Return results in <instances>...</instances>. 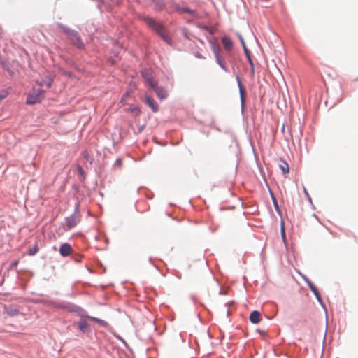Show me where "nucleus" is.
<instances>
[{"mask_svg":"<svg viewBox=\"0 0 358 358\" xmlns=\"http://www.w3.org/2000/svg\"><path fill=\"white\" fill-rule=\"evenodd\" d=\"M143 21L148 27L155 30L166 43L169 45L171 44V38L169 36L164 27L159 22H156L155 20L149 17H143Z\"/></svg>","mask_w":358,"mask_h":358,"instance_id":"nucleus-1","label":"nucleus"},{"mask_svg":"<svg viewBox=\"0 0 358 358\" xmlns=\"http://www.w3.org/2000/svg\"><path fill=\"white\" fill-rule=\"evenodd\" d=\"M45 91L41 89H34L27 95L26 103L27 104H35L41 101L44 98Z\"/></svg>","mask_w":358,"mask_h":358,"instance_id":"nucleus-2","label":"nucleus"},{"mask_svg":"<svg viewBox=\"0 0 358 358\" xmlns=\"http://www.w3.org/2000/svg\"><path fill=\"white\" fill-rule=\"evenodd\" d=\"M63 30L74 45L78 48H84V43L82 42L80 37L77 32L64 27L63 28Z\"/></svg>","mask_w":358,"mask_h":358,"instance_id":"nucleus-3","label":"nucleus"},{"mask_svg":"<svg viewBox=\"0 0 358 358\" xmlns=\"http://www.w3.org/2000/svg\"><path fill=\"white\" fill-rule=\"evenodd\" d=\"M212 50L215 54L216 62L220 66V67L224 69V71H227V68L224 64V61L222 59V56L220 53V48L216 44H213L212 45Z\"/></svg>","mask_w":358,"mask_h":358,"instance_id":"nucleus-4","label":"nucleus"},{"mask_svg":"<svg viewBox=\"0 0 358 358\" xmlns=\"http://www.w3.org/2000/svg\"><path fill=\"white\" fill-rule=\"evenodd\" d=\"M53 82V76L51 73H45L41 80H38L37 83L41 86H46L50 87Z\"/></svg>","mask_w":358,"mask_h":358,"instance_id":"nucleus-5","label":"nucleus"},{"mask_svg":"<svg viewBox=\"0 0 358 358\" xmlns=\"http://www.w3.org/2000/svg\"><path fill=\"white\" fill-rule=\"evenodd\" d=\"M79 218L76 215H71L65 219V224L68 229H71L79 222Z\"/></svg>","mask_w":358,"mask_h":358,"instance_id":"nucleus-6","label":"nucleus"},{"mask_svg":"<svg viewBox=\"0 0 358 358\" xmlns=\"http://www.w3.org/2000/svg\"><path fill=\"white\" fill-rule=\"evenodd\" d=\"M72 252V248L69 243H63L61 245L59 248V254L62 257H67L71 255Z\"/></svg>","mask_w":358,"mask_h":358,"instance_id":"nucleus-7","label":"nucleus"},{"mask_svg":"<svg viewBox=\"0 0 358 358\" xmlns=\"http://www.w3.org/2000/svg\"><path fill=\"white\" fill-rule=\"evenodd\" d=\"M142 76L150 87H155V83L152 79L151 73L149 69H144L142 71Z\"/></svg>","mask_w":358,"mask_h":358,"instance_id":"nucleus-8","label":"nucleus"},{"mask_svg":"<svg viewBox=\"0 0 358 358\" xmlns=\"http://www.w3.org/2000/svg\"><path fill=\"white\" fill-rule=\"evenodd\" d=\"M151 87L156 92L157 96L160 99H164L166 97V96H167L166 91L163 88L158 87L156 85V83H155V87Z\"/></svg>","mask_w":358,"mask_h":358,"instance_id":"nucleus-9","label":"nucleus"},{"mask_svg":"<svg viewBox=\"0 0 358 358\" xmlns=\"http://www.w3.org/2000/svg\"><path fill=\"white\" fill-rule=\"evenodd\" d=\"M145 102L151 108L153 112H157L158 110V105L150 96H145Z\"/></svg>","mask_w":358,"mask_h":358,"instance_id":"nucleus-10","label":"nucleus"},{"mask_svg":"<svg viewBox=\"0 0 358 358\" xmlns=\"http://www.w3.org/2000/svg\"><path fill=\"white\" fill-rule=\"evenodd\" d=\"M250 320L252 324H258L261 320V315L259 311L254 310L250 313Z\"/></svg>","mask_w":358,"mask_h":358,"instance_id":"nucleus-11","label":"nucleus"},{"mask_svg":"<svg viewBox=\"0 0 358 358\" xmlns=\"http://www.w3.org/2000/svg\"><path fill=\"white\" fill-rule=\"evenodd\" d=\"M174 10L179 13H187L192 16L196 15V11L194 10H191L189 8L186 7H180L179 6H176L174 7Z\"/></svg>","mask_w":358,"mask_h":358,"instance_id":"nucleus-12","label":"nucleus"},{"mask_svg":"<svg viewBox=\"0 0 358 358\" xmlns=\"http://www.w3.org/2000/svg\"><path fill=\"white\" fill-rule=\"evenodd\" d=\"M222 43L226 50H231L232 49L233 43L229 37H227V36L222 37Z\"/></svg>","mask_w":358,"mask_h":358,"instance_id":"nucleus-13","label":"nucleus"},{"mask_svg":"<svg viewBox=\"0 0 358 358\" xmlns=\"http://www.w3.org/2000/svg\"><path fill=\"white\" fill-rule=\"evenodd\" d=\"M237 80H238V85L239 87V91H240L241 102H242V103H243V102L245 101V91L242 85L241 80L238 78H237Z\"/></svg>","mask_w":358,"mask_h":358,"instance_id":"nucleus-14","label":"nucleus"},{"mask_svg":"<svg viewBox=\"0 0 358 358\" xmlns=\"http://www.w3.org/2000/svg\"><path fill=\"white\" fill-rule=\"evenodd\" d=\"M78 328L83 331L85 332L90 329L89 324L85 320H81L78 323Z\"/></svg>","mask_w":358,"mask_h":358,"instance_id":"nucleus-15","label":"nucleus"},{"mask_svg":"<svg viewBox=\"0 0 358 358\" xmlns=\"http://www.w3.org/2000/svg\"><path fill=\"white\" fill-rule=\"evenodd\" d=\"M279 168L284 174H287L289 171V164L286 162L282 161V163L279 165Z\"/></svg>","mask_w":358,"mask_h":358,"instance_id":"nucleus-16","label":"nucleus"},{"mask_svg":"<svg viewBox=\"0 0 358 358\" xmlns=\"http://www.w3.org/2000/svg\"><path fill=\"white\" fill-rule=\"evenodd\" d=\"M307 282H308V286H309L310 289L314 293V294L315 295L317 299L318 300H320V294H319L317 288L315 287V286L310 281H307Z\"/></svg>","mask_w":358,"mask_h":358,"instance_id":"nucleus-17","label":"nucleus"},{"mask_svg":"<svg viewBox=\"0 0 358 358\" xmlns=\"http://www.w3.org/2000/svg\"><path fill=\"white\" fill-rule=\"evenodd\" d=\"M154 2H155V10H161L165 6L164 3L163 1H162L154 0Z\"/></svg>","mask_w":358,"mask_h":358,"instance_id":"nucleus-18","label":"nucleus"},{"mask_svg":"<svg viewBox=\"0 0 358 358\" xmlns=\"http://www.w3.org/2000/svg\"><path fill=\"white\" fill-rule=\"evenodd\" d=\"M90 320L99 324L100 325H102V326H104L106 324V322L101 320V319H99V318H96V317H92V316H88L87 317Z\"/></svg>","mask_w":358,"mask_h":358,"instance_id":"nucleus-19","label":"nucleus"},{"mask_svg":"<svg viewBox=\"0 0 358 358\" xmlns=\"http://www.w3.org/2000/svg\"><path fill=\"white\" fill-rule=\"evenodd\" d=\"M7 313L10 316H15L19 314V310L16 308H9L7 310Z\"/></svg>","mask_w":358,"mask_h":358,"instance_id":"nucleus-20","label":"nucleus"},{"mask_svg":"<svg viewBox=\"0 0 358 358\" xmlns=\"http://www.w3.org/2000/svg\"><path fill=\"white\" fill-rule=\"evenodd\" d=\"M8 92L6 90L0 91V103L2 100L7 97Z\"/></svg>","mask_w":358,"mask_h":358,"instance_id":"nucleus-21","label":"nucleus"},{"mask_svg":"<svg viewBox=\"0 0 358 358\" xmlns=\"http://www.w3.org/2000/svg\"><path fill=\"white\" fill-rule=\"evenodd\" d=\"M37 252H38V248H31V249H29V254L30 255H35Z\"/></svg>","mask_w":358,"mask_h":358,"instance_id":"nucleus-22","label":"nucleus"},{"mask_svg":"<svg viewBox=\"0 0 358 358\" xmlns=\"http://www.w3.org/2000/svg\"><path fill=\"white\" fill-rule=\"evenodd\" d=\"M240 39H241V43H242L243 46V48H244L245 52L247 55H248V49L246 48L245 44V43H244V41H243V38H242L241 37H240Z\"/></svg>","mask_w":358,"mask_h":358,"instance_id":"nucleus-23","label":"nucleus"},{"mask_svg":"<svg viewBox=\"0 0 358 358\" xmlns=\"http://www.w3.org/2000/svg\"><path fill=\"white\" fill-rule=\"evenodd\" d=\"M303 192H304L306 196L308 198V199L309 201H311L310 196L309 195V194H308V191L306 190V187H303Z\"/></svg>","mask_w":358,"mask_h":358,"instance_id":"nucleus-24","label":"nucleus"},{"mask_svg":"<svg viewBox=\"0 0 358 358\" xmlns=\"http://www.w3.org/2000/svg\"><path fill=\"white\" fill-rule=\"evenodd\" d=\"M195 57L199 59H204V57L202 56L201 54L198 52L195 53Z\"/></svg>","mask_w":358,"mask_h":358,"instance_id":"nucleus-25","label":"nucleus"},{"mask_svg":"<svg viewBox=\"0 0 358 358\" xmlns=\"http://www.w3.org/2000/svg\"><path fill=\"white\" fill-rule=\"evenodd\" d=\"M281 234L282 237L284 238L285 236V231L283 225L281 227Z\"/></svg>","mask_w":358,"mask_h":358,"instance_id":"nucleus-26","label":"nucleus"},{"mask_svg":"<svg viewBox=\"0 0 358 358\" xmlns=\"http://www.w3.org/2000/svg\"><path fill=\"white\" fill-rule=\"evenodd\" d=\"M78 170L80 174H83L84 173L83 169L80 166L78 167Z\"/></svg>","mask_w":358,"mask_h":358,"instance_id":"nucleus-27","label":"nucleus"},{"mask_svg":"<svg viewBox=\"0 0 358 358\" xmlns=\"http://www.w3.org/2000/svg\"><path fill=\"white\" fill-rule=\"evenodd\" d=\"M17 265V262L15 261L14 262L12 263V266H16Z\"/></svg>","mask_w":358,"mask_h":358,"instance_id":"nucleus-28","label":"nucleus"},{"mask_svg":"<svg viewBox=\"0 0 358 358\" xmlns=\"http://www.w3.org/2000/svg\"><path fill=\"white\" fill-rule=\"evenodd\" d=\"M249 62H250L251 66L253 67V63L250 57H249Z\"/></svg>","mask_w":358,"mask_h":358,"instance_id":"nucleus-29","label":"nucleus"}]
</instances>
